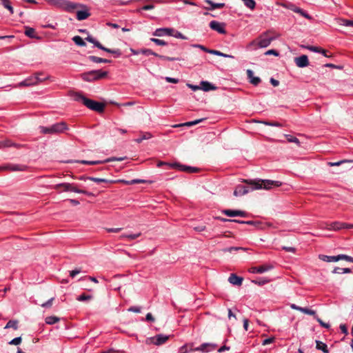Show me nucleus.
<instances>
[{
	"label": "nucleus",
	"mask_w": 353,
	"mask_h": 353,
	"mask_svg": "<svg viewBox=\"0 0 353 353\" xmlns=\"http://www.w3.org/2000/svg\"><path fill=\"white\" fill-rule=\"evenodd\" d=\"M296 13L300 14L301 16L307 19H312V17L300 8H299V10H296Z\"/></svg>",
	"instance_id": "603ef678"
},
{
	"label": "nucleus",
	"mask_w": 353,
	"mask_h": 353,
	"mask_svg": "<svg viewBox=\"0 0 353 353\" xmlns=\"http://www.w3.org/2000/svg\"><path fill=\"white\" fill-rule=\"evenodd\" d=\"M316 348L322 350L324 353H329L327 345L321 341H316Z\"/></svg>",
	"instance_id": "f704fd0d"
},
{
	"label": "nucleus",
	"mask_w": 353,
	"mask_h": 353,
	"mask_svg": "<svg viewBox=\"0 0 353 353\" xmlns=\"http://www.w3.org/2000/svg\"><path fill=\"white\" fill-rule=\"evenodd\" d=\"M201 89L205 92H208L210 90H215L216 87L208 81H202L201 82Z\"/></svg>",
	"instance_id": "b1692460"
},
{
	"label": "nucleus",
	"mask_w": 353,
	"mask_h": 353,
	"mask_svg": "<svg viewBox=\"0 0 353 353\" xmlns=\"http://www.w3.org/2000/svg\"><path fill=\"white\" fill-rule=\"evenodd\" d=\"M165 79L167 82L172 83H177L179 81V79H175V78L169 77H166L165 78Z\"/></svg>",
	"instance_id": "0e129e2a"
},
{
	"label": "nucleus",
	"mask_w": 353,
	"mask_h": 353,
	"mask_svg": "<svg viewBox=\"0 0 353 353\" xmlns=\"http://www.w3.org/2000/svg\"><path fill=\"white\" fill-rule=\"evenodd\" d=\"M41 74H36L34 76L29 77L28 78L26 79L25 80L21 81L19 83L18 86L22 87V86H31L34 85L39 83V82H41L46 79V78H40Z\"/></svg>",
	"instance_id": "9b49d317"
},
{
	"label": "nucleus",
	"mask_w": 353,
	"mask_h": 353,
	"mask_svg": "<svg viewBox=\"0 0 353 353\" xmlns=\"http://www.w3.org/2000/svg\"><path fill=\"white\" fill-rule=\"evenodd\" d=\"M307 50L314 52H320V50H321V48L317 46H308L305 47Z\"/></svg>",
	"instance_id": "bf43d9fd"
},
{
	"label": "nucleus",
	"mask_w": 353,
	"mask_h": 353,
	"mask_svg": "<svg viewBox=\"0 0 353 353\" xmlns=\"http://www.w3.org/2000/svg\"><path fill=\"white\" fill-rule=\"evenodd\" d=\"M243 279L241 276H236L235 274H231L229 276V282L234 285L240 286L242 285Z\"/></svg>",
	"instance_id": "5701e85b"
},
{
	"label": "nucleus",
	"mask_w": 353,
	"mask_h": 353,
	"mask_svg": "<svg viewBox=\"0 0 353 353\" xmlns=\"http://www.w3.org/2000/svg\"><path fill=\"white\" fill-rule=\"evenodd\" d=\"M45 321H46V323H47L48 325H53V324L57 323L58 321H59V318L54 316H47L46 318Z\"/></svg>",
	"instance_id": "e433bc0d"
},
{
	"label": "nucleus",
	"mask_w": 353,
	"mask_h": 353,
	"mask_svg": "<svg viewBox=\"0 0 353 353\" xmlns=\"http://www.w3.org/2000/svg\"><path fill=\"white\" fill-rule=\"evenodd\" d=\"M210 28L218 32L220 34H225V25L223 23L219 22L217 21H211L209 24Z\"/></svg>",
	"instance_id": "dca6fc26"
},
{
	"label": "nucleus",
	"mask_w": 353,
	"mask_h": 353,
	"mask_svg": "<svg viewBox=\"0 0 353 353\" xmlns=\"http://www.w3.org/2000/svg\"><path fill=\"white\" fill-rule=\"evenodd\" d=\"M294 63L299 68H305L309 65L308 57L305 54L294 58Z\"/></svg>",
	"instance_id": "412c9836"
},
{
	"label": "nucleus",
	"mask_w": 353,
	"mask_h": 353,
	"mask_svg": "<svg viewBox=\"0 0 353 353\" xmlns=\"http://www.w3.org/2000/svg\"><path fill=\"white\" fill-rule=\"evenodd\" d=\"M141 234L140 232H138L136 234H128V235H126V238L130 240H134V239L139 237L141 236Z\"/></svg>",
	"instance_id": "052dcab7"
},
{
	"label": "nucleus",
	"mask_w": 353,
	"mask_h": 353,
	"mask_svg": "<svg viewBox=\"0 0 353 353\" xmlns=\"http://www.w3.org/2000/svg\"><path fill=\"white\" fill-rule=\"evenodd\" d=\"M239 250H243L241 247H230L223 249V252H232V251H236Z\"/></svg>",
	"instance_id": "5fc2aeb1"
},
{
	"label": "nucleus",
	"mask_w": 353,
	"mask_h": 353,
	"mask_svg": "<svg viewBox=\"0 0 353 353\" xmlns=\"http://www.w3.org/2000/svg\"><path fill=\"white\" fill-rule=\"evenodd\" d=\"M108 72L102 70H94L81 74V78L88 82L95 81L106 77Z\"/></svg>",
	"instance_id": "39448f33"
},
{
	"label": "nucleus",
	"mask_w": 353,
	"mask_h": 353,
	"mask_svg": "<svg viewBox=\"0 0 353 353\" xmlns=\"http://www.w3.org/2000/svg\"><path fill=\"white\" fill-rule=\"evenodd\" d=\"M169 335L165 334H157L154 336L149 337L146 339L147 344H153L157 346L161 345L165 343L169 339Z\"/></svg>",
	"instance_id": "9d476101"
},
{
	"label": "nucleus",
	"mask_w": 353,
	"mask_h": 353,
	"mask_svg": "<svg viewBox=\"0 0 353 353\" xmlns=\"http://www.w3.org/2000/svg\"><path fill=\"white\" fill-rule=\"evenodd\" d=\"M217 345L214 343H204L200 346L196 347L194 350L202 352H210L214 351L216 348Z\"/></svg>",
	"instance_id": "a211bd4d"
},
{
	"label": "nucleus",
	"mask_w": 353,
	"mask_h": 353,
	"mask_svg": "<svg viewBox=\"0 0 353 353\" xmlns=\"http://www.w3.org/2000/svg\"><path fill=\"white\" fill-rule=\"evenodd\" d=\"M208 53L214 54V55H217V56H220V57H226V58H232V59L234 58V57L231 54H225V53H223L220 51L215 50H212L211 51H208Z\"/></svg>",
	"instance_id": "c9c22d12"
},
{
	"label": "nucleus",
	"mask_w": 353,
	"mask_h": 353,
	"mask_svg": "<svg viewBox=\"0 0 353 353\" xmlns=\"http://www.w3.org/2000/svg\"><path fill=\"white\" fill-rule=\"evenodd\" d=\"M274 266L272 264L267 263L257 267H252L249 269V272L252 274H262L272 270Z\"/></svg>",
	"instance_id": "4468645a"
},
{
	"label": "nucleus",
	"mask_w": 353,
	"mask_h": 353,
	"mask_svg": "<svg viewBox=\"0 0 353 353\" xmlns=\"http://www.w3.org/2000/svg\"><path fill=\"white\" fill-rule=\"evenodd\" d=\"M85 40L88 41L90 43H92L94 44V46L97 48H98L100 50H102L105 52H107L110 54H114L117 57H119L121 55V52L119 49H110L104 47L101 44L99 41H98L96 39L92 37V36H88L85 38Z\"/></svg>",
	"instance_id": "1a4fd4ad"
},
{
	"label": "nucleus",
	"mask_w": 353,
	"mask_h": 353,
	"mask_svg": "<svg viewBox=\"0 0 353 353\" xmlns=\"http://www.w3.org/2000/svg\"><path fill=\"white\" fill-rule=\"evenodd\" d=\"M145 321H150V322H154V318L151 313H148L145 316Z\"/></svg>",
	"instance_id": "338daca9"
},
{
	"label": "nucleus",
	"mask_w": 353,
	"mask_h": 353,
	"mask_svg": "<svg viewBox=\"0 0 353 353\" xmlns=\"http://www.w3.org/2000/svg\"><path fill=\"white\" fill-rule=\"evenodd\" d=\"M12 145H14V142H12V141H10L9 139H6V140L1 141V148L12 147Z\"/></svg>",
	"instance_id": "c03bdc74"
},
{
	"label": "nucleus",
	"mask_w": 353,
	"mask_h": 353,
	"mask_svg": "<svg viewBox=\"0 0 353 353\" xmlns=\"http://www.w3.org/2000/svg\"><path fill=\"white\" fill-rule=\"evenodd\" d=\"M141 52L143 54L146 55V56L153 55V56L159 57V59L164 60V61H181L183 59L179 57H167V56H164V55H161V54H159L153 52L150 49H143L141 51Z\"/></svg>",
	"instance_id": "f8f14e48"
},
{
	"label": "nucleus",
	"mask_w": 353,
	"mask_h": 353,
	"mask_svg": "<svg viewBox=\"0 0 353 353\" xmlns=\"http://www.w3.org/2000/svg\"><path fill=\"white\" fill-rule=\"evenodd\" d=\"M1 2V4L3 6L4 8L8 9L10 12V13L12 14L14 13V10L12 6H11V3L10 0H0Z\"/></svg>",
	"instance_id": "72a5a7b5"
},
{
	"label": "nucleus",
	"mask_w": 353,
	"mask_h": 353,
	"mask_svg": "<svg viewBox=\"0 0 353 353\" xmlns=\"http://www.w3.org/2000/svg\"><path fill=\"white\" fill-rule=\"evenodd\" d=\"M21 342V337L19 336V337H16V338L13 339L12 340H11L9 342V344L17 345L20 344Z\"/></svg>",
	"instance_id": "13d9d810"
},
{
	"label": "nucleus",
	"mask_w": 353,
	"mask_h": 353,
	"mask_svg": "<svg viewBox=\"0 0 353 353\" xmlns=\"http://www.w3.org/2000/svg\"><path fill=\"white\" fill-rule=\"evenodd\" d=\"M80 272H81V270L80 268H77V269L70 271V276L72 278H74L75 276L79 274Z\"/></svg>",
	"instance_id": "e2e57ef3"
},
{
	"label": "nucleus",
	"mask_w": 353,
	"mask_h": 353,
	"mask_svg": "<svg viewBox=\"0 0 353 353\" xmlns=\"http://www.w3.org/2000/svg\"><path fill=\"white\" fill-rule=\"evenodd\" d=\"M261 123L265 124V125H268V126H274V127H282L283 126V125L281 123L276 122V121L271 122V121H261Z\"/></svg>",
	"instance_id": "de8ad7c7"
},
{
	"label": "nucleus",
	"mask_w": 353,
	"mask_h": 353,
	"mask_svg": "<svg viewBox=\"0 0 353 353\" xmlns=\"http://www.w3.org/2000/svg\"><path fill=\"white\" fill-rule=\"evenodd\" d=\"M243 182L247 183L248 185H238L234 191V195L235 196L245 195L254 190H270L273 187H279L282 185L281 181L269 179H249L244 180Z\"/></svg>",
	"instance_id": "f257e3e1"
},
{
	"label": "nucleus",
	"mask_w": 353,
	"mask_h": 353,
	"mask_svg": "<svg viewBox=\"0 0 353 353\" xmlns=\"http://www.w3.org/2000/svg\"><path fill=\"white\" fill-rule=\"evenodd\" d=\"M327 226V230L336 231L341 229H345V223L335 221L328 224Z\"/></svg>",
	"instance_id": "4be33fe9"
},
{
	"label": "nucleus",
	"mask_w": 353,
	"mask_h": 353,
	"mask_svg": "<svg viewBox=\"0 0 353 353\" xmlns=\"http://www.w3.org/2000/svg\"><path fill=\"white\" fill-rule=\"evenodd\" d=\"M222 213L228 216L234 217V216H241L245 217L247 216V213L245 211L239 210H223Z\"/></svg>",
	"instance_id": "6ab92c4d"
},
{
	"label": "nucleus",
	"mask_w": 353,
	"mask_h": 353,
	"mask_svg": "<svg viewBox=\"0 0 353 353\" xmlns=\"http://www.w3.org/2000/svg\"><path fill=\"white\" fill-rule=\"evenodd\" d=\"M54 299V298H51L48 301H47L46 302L43 303L41 304V307H50L52 305V301Z\"/></svg>",
	"instance_id": "680f3d73"
},
{
	"label": "nucleus",
	"mask_w": 353,
	"mask_h": 353,
	"mask_svg": "<svg viewBox=\"0 0 353 353\" xmlns=\"http://www.w3.org/2000/svg\"><path fill=\"white\" fill-rule=\"evenodd\" d=\"M125 159H126L125 157H111V158H108V159H106L105 160H103V161H85V160H82V161H80V163H82V164H85V165H98V164L109 163V162H112V161H122L125 160Z\"/></svg>",
	"instance_id": "ddd939ff"
},
{
	"label": "nucleus",
	"mask_w": 353,
	"mask_h": 353,
	"mask_svg": "<svg viewBox=\"0 0 353 353\" xmlns=\"http://www.w3.org/2000/svg\"><path fill=\"white\" fill-rule=\"evenodd\" d=\"M205 2L210 6V8L208 10H213L218 8H222L225 6V3H214L211 0H205Z\"/></svg>",
	"instance_id": "c85d7f7f"
},
{
	"label": "nucleus",
	"mask_w": 353,
	"mask_h": 353,
	"mask_svg": "<svg viewBox=\"0 0 353 353\" xmlns=\"http://www.w3.org/2000/svg\"><path fill=\"white\" fill-rule=\"evenodd\" d=\"M19 327V321L17 320H10L5 326V329L12 328L17 330Z\"/></svg>",
	"instance_id": "2f4dec72"
},
{
	"label": "nucleus",
	"mask_w": 353,
	"mask_h": 353,
	"mask_svg": "<svg viewBox=\"0 0 353 353\" xmlns=\"http://www.w3.org/2000/svg\"><path fill=\"white\" fill-rule=\"evenodd\" d=\"M75 100L78 101H81L84 105H85L88 108L92 110L96 111L99 113L103 112L104 111V103L88 99L81 94H77L75 95Z\"/></svg>",
	"instance_id": "7ed1b4c3"
},
{
	"label": "nucleus",
	"mask_w": 353,
	"mask_h": 353,
	"mask_svg": "<svg viewBox=\"0 0 353 353\" xmlns=\"http://www.w3.org/2000/svg\"><path fill=\"white\" fill-rule=\"evenodd\" d=\"M171 36H172L175 38H177V39H187V37L185 36H184L181 32H180L177 30H174V32H173V34H172Z\"/></svg>",
	"instance_id": "864d4df0"
},
{
	"label": "nucleus",
	"mask_w": 353,
	"mask_h": 353,
	"mask_svg": "<svg viewBox=\"0 0 353 353\" xmlns=\"http://www.w3.org/2000/svg\"><path fill=\"white\" fill-rule=\"evenodd\" d=\"M174 30L170 28H157L153 32V35L155 37H163V36H171L173 34Z\"/></svg>",
	"instance_id": "aec40b11"
},
{
	"label": "nucleus",
	"mask_w": 353,
	"mask_h": 353,
	"mask_svg": "<svg viewBox=\"0 0 353 353\" xmlns=\"http://www.w3.org/2000/svg\"><path fill=\"white\" fill-rule=\"evenodd\" d=\"M88 59L94 63H110L111 60L98 57L96 56H89Z\"/></svg>",
	"instance_id": "c756f323"
},
{
	"label": "nucleus",
	"mask_w": 353,
	"mask_h": 353,
	"mask_svg": "<svg viewBox=\"0 0 353 353\" xmlns=\"http://www.w3.org/2000/svg\"><path fill=\"white\" fill-rule=\"evenodd\" d=\"M128 312L140 313L141 311V308L139 306H131L128 309Z\"/></svg>",
	"instance_id": "6e6d98bb"
},
{
	"label": "nucleus",
	"mask_w": 353,
	"mask_h": 353,
	"mask_svg": "<svg viewBox=\"0 0 353 353\" xmlns=\"http://www.w3.org/2000/svg\"><path fill=\"white\" fill-rule=\"evenodd\" d=\"M247 74L250 79V82L254 85H257L261 82V79L254 76V72L251 70H247Z\"/></svg>",
	"instance_id": "393cba45"
},
{
	"label": "nucleus",
	"mask_w": 353,
	"mask_h": 353,
	"mask_svg": "<svg viewBox=\"0 0 353 353\" xmlns=\"http://www.w3.org/2000/svg\"><path fill=\"white\" fill-rule=\"evenodd\" d=\"M319 259L323 261L326 262H336L338 261V255L337 256H327L324 254H320Z\"/></svg>",
	"instance_id": "cd10ccee"
},
{
	"label": "nucleus",
	"mask_w": 353,
	"mask_h": 353,
	"mask_svg": "<svg viewBox=\"0 0 353 353\" xmlns=\"http://www.w3.org/2000/svg\"><path fill=\"white\" fill-rule=\"evenodd\" d=\"M205 119H196V120H194V121H188V122H186L185 123L176 124V125H173V127L174 128H178V127H181V126H188V127H190V126L195 125L202 122Z\"/></svg>",
	"instance_id": "bb28decb"
},
{
	"label": "nucleus",
	"mask_w": 353,
	"mask_h": 353,
	"mask_svg": "<svg viewBox=\"0 0 353 353\" xmlns=\"http://www.w3.org/2000/svg\"><path fill=\"white\" fill-rule=\"evenodd\" d=\"M87 179H88L90 181H94V182H96V183H102V182L107 183V182H108V181L107 179H101V178L92 177V176L87 177Z\"/></svg>",
	"instance_id": "3c124183"
},
{
	"label": "nucleus",
	"mask_w": 353,
	"mask_h": 353,
	"mask_svg": "<svg viewBox=\"0 0 353 353\" xmlns=\"http://www.w3.org/2000/svg\"><path fill=\"white\" fill-rule=\"evenodd\" d=\"M154 8V6L153 4H146L141 8L137 9L136 12L140 13L142 10H150Z\"/></svg>",
	"instance_id": "37998d69"
},
{
	"label": "nucleus",
	"mask_w": 353,
	"mask_h": 353,
	"mask_svg": "<svg viewBox=\"0 0 353 353\" xmlns=\"http://www.w3.org/2000/svg\"><path fill=\"white\" fill-rule=\"evenodd\" d=\"M265 54L279 56V53L275 50H269L265 52Z\"/></svg>",
	"instance_id": "69168bd1"
},
{
	"label": "nucleus",
	"mask_w": 353,
	"mask_h": 353,
	"mask_svg": "<svg viewBox=\"0 0 353 353\" xmlns=\"http://www.w3.org/2000/svg\"><path fill=\"white\" fill-rule=\"evenodd\" d=\"M270 281V279H265V278H261L259 280L252 281V283H254L255 284H257L259 285H263L265 284H267Z\"/></svg>",
	"instance_id": "49530a36"
},
{
	"label": "nucleus",
	"mask_w": 353,
	"mask_h": 353,
	"mask_svg": "<svg viewBox=\"0 0 353 353\" xmlns=\"http://www.w3.org/2000/svg\"><path fill=\"white\" fill-rule=\"evenodd\" d=\"M217 219L223 222L231 221V222L238 223L240 224H247V225H255L256 224V222H254L253 221H240V220H236V219H228L221 218V217H218Z\"/></svg>",
	"instance_id": "a878e982"
},
{
	"label": "nucleus",
	"mask_w": 353,
	"mask_h": 353,
	"mask_svg": "<svg viewBox=\"0 0 353 353\" xmlns=\"http://www.w3.org/2000/svg\"><path fill=\"white\" fill-rule=\"evenodd\" d=\"M150 41L154 42L157 46H165L167 45V43L161 39H156V38H151Z\"/></svg>",
	"instance_id": "8fccbe9b"
},
{
	"label": "nucleus",
	"mask_w": 353,
	"mask_h": 353,
	"mask_svg": "<svg viewBox=\"0 0 353 353\" xmlns=\"http://www.w3.org/2000/svg\"><path fill=\"white\" fill-rule=\"evenodd\" d=\"M72 41L79 46H85L86 45L85 42L80 36H74L72 38Z\"/></svg>",
	"instance_id": "4c0bfd02"
},
{
	"label": "nucleus",
	"mask_w": 353,
	"mask_h": 353,
	"mask_svg": "<svg viewBox=\"0 0 353 353\" xmlns=\"http://www.w3.org/2000/svg\"><path fill=\"white\" fill-rule=\"evenodd\" d=\"M244 3V5L251 9V10H254L255 8V6H256V3L254 0H242Z\"/></svg>",
	"instance_id": "58836bf2"
},
{
	"label": "nucleus",
	"mask_w": 353,
	"mask_h": 353,
	"mask_svg": "<svg viewBox=\"0 0 353 353\" xmlns=\"http://www.w3.org/2000/svg\"><path fill=\"white\" fill-rule=\"evenodd\" d=\"M39 129L40 132L43 134H58L68 130V127L65 122L61 121L48 127L40 126Z\"/></svg>",
	"instance_id": "20e7f679"
},
{
	"label": "nucleus",
	"mask_w": 353,
	"mask_h": 353,
	"mask_svg": "<svg viewBox=\"0 0 353 353\" xmlns=\"http://www.w3.org/2000/svg\"><path fill=\"white\" fill-rule=\"evenodd\" d=\"M343 25L345 26L353 27V21L352 20H344Z\"/></svg>",
	"instance_id": "774afa93"
},
{
	"label": "nucleus",
	"mask_w": 353,
	"mask_h": 353,
	"mask_svg": "<svg viewBox=\"0 0 353 353\" xmlns=\"http://www.w3.org/2000/svg\"><path fill=\"white\" fill-rule=\"evenodd\" d=\"M24 33L27 37H28L30 38H32V39L37 38L35 30L32 28L28 27V26L26 27Z\"/></svg>",
	"instance_id": "473e14b6"
},
{
	"label": "nucleus",
	"mask_w": 353,
	"mask_h": 353,
	"mask_svg": "<svg viewBox=\"0 0 353 353\" xmlns=\"http://www.w3.org/2000/svg\"><path fill=\"white\" fill-rule=\"evenodd\" d=\"M300 312H301L304 314H306L312 315V316H314V319H315V316H317L316 314V312L314 310L309 309L307 307H301Z\"/></svg>",
	"instance_id": "ea45409f"
},
{
	"label": "nucleus",
	"mask_w": 353,
	"mask_h": 353,
	"mask_svg": "<svg viewBox=\"0 0 353 353\" xmlns=\"http://www.w3.org/2000/svg\"><path fill=\"white\" fill-rule=\"evenodd\" d=\"M285 137H286V139H287L288 142H290V143H295L296 144L299 145L300 141H299V140L296 137H293V136H292L290 134H285Z\"/></svg>",
	"instance_id": "79ce46f5"
},
{
	"label": "nucleus",
	"mask_w": 353,
	"mask_h": 353,
	"mask_svg": "<svg viewBox=\"0 0 353 353\" xmlns=\"http://www.w3.org/2000/svg\"><path fill=\"white\" fill-rule=\"evenodd\" d=\"M6 170L12 172H24L28 170V167L23 164L8 163L5 165Z\"/></svg>",
	"instance_id": "f3484780"
},
{
	"label": "nucleus",
	"mask_w": 353,
	"mask_h": 353,
	"mask_svg": "<svg viewBox=\"0 0 353 353\" xmlns=\"http://www.w3.org/2000/svg\"><path fill=\"white\" fill-rule=\"evenodd\" d=\"M351 272H352V270L350 268H341L336 267L332 270V273H334V274H349V273H351Z\"/></svg>",
	"instance_id": "7c9ffc66"
},
{
	"label": "nucleus",
	"mask_w": 353,
	"mask_h": 353,
	"mask_svg": "<svg viewBox=\"0 0 353 353\" xmlns=\"http://www.w3.org/2000/svg\"><path fill=\"white\" fill-rule=\"evenodd\" d=\"M283 6L294 12H296V10H299V7H296L294 4L292 3H284Z\"/></svg>",
	"instance_id": "09e8293b"
},
{
	"label": "nucleus",
	"mask_w": 353,
	"mask_h": 353,
	"mask_svg": "<svg viewBox=\"0 0 353 353\" xmlns=\"http://www.w3.org/2000/svg\"><path fill=\"white\" fill-rule=\"evenodd\" d=\"M60 188H63V191L65 192H74L76 193L83 194L88 196L92 195V193L86 190L77 188L74 183H61L53 186V189L56 190H59Z\"/></svg>",
	"instance_id": "0eeeda50"
},
{
	"label": "nucleus",
	"mask_w": 353,
	"mask_h": 353,
	"mask_svg": "<svg viewBox=\"0 0 353 353\" xmlns=\"http://www.w3.org/2000/svg\"><path fill=\"white\" fill-rule=\"evenodd\" d=\"M278 37L279 34H275L273 30H267L249 43L247 46V49L250 50H254L258 48H267L270 45L272 41L275 40Z\"/></svg>",
	"instance_id": "f03ea898"
},
{
	"label": "nucleus",
	"mask_w": 353,
	"mask_h": 353,
	"mask_svg": "<svg viewBox=\"0 0 353 353\" xmlns=\"http://www.w3.org/2000/svg\"><path fill=\"white\" fill-rule=\"evenodd\" d=\"M92 299V295L82 294L79 295V296H77V300L79 301H85L91 300Z\"/></svg>",
	"instance_id": "a19ab883"
},
{
	"label": "nucleus",
	"mask_w": 353,
	"mask_h": 353,
	"mask_svg": "<svg viewBox=\"0 0 353 353\" xmlns=\"http://www.w3.org/2000/svg\"><path fill=\"white\" fill-rule=\"evenodd\" d=\"M169 165H170V167H171L172 168H178L179 170L189 172V173H195V172H199V169L198 168L181 165V164L176 163L169 164Z\"/></svg>",
	"instance_id": "2eb2a0df"
},
{
	"label": "nucleus",
	"mask_w": 353,
	"mask_h": 353,
	"mask_svg": "<svg viewBox=\"0 0 353 353\" xmlns=\"http://www.w3.org/2000/svg\"><path fill=\"white\" fill-rule=\"evenodd\" d=\"M50 6L62 9L66 12H71L73 7L72 2L68 0H46Z\"/></svg>",
	"instance_id": "6e6552de"
},
{
	"label": "nucleus",
	"mask_w": 353,
	"mask_h": 353,
	"mask_svg": "<svg viewBox=\"0 0 353 353\" xmlns=\"http://www.w3.org/2000/svg\"><path fill=\"white\" fill-rule=\"evenodd\" d=\"M339 260H345L348 262L353 263V257L346 255V254H339L338 255V261Z\"/></svg>",
	"instance_id": "a18cd8bd"
},
{
	"label": "nucleus",
	"mask_w": 353,
	"mask_h": 353,
	"mask_svg": "<svg viewBox=\"0 0 353 353\" xmlns=\"http://www.w3.org/2000/svg\"><path fill=\"white\" fill-rule=\"evenodd\" d=\"M316 321L323 327L329 328L330 324L324 323L318 316H315Z\"/></svg>",
	"instance_id": "4d7b16f0"
},
{
	"label": "nucleus",
	"mask_w": 353,
	"mask_h": 353,
	"mask_svg": "<svg viewBox=\"0 0 353 353\" xmlns=\"http://www.w3.org/2000/svg\"><path fill=\"white\" fill-rule=\"evenodd\" d=\"M72 5H73V7L72 9H71V12H73L76 8H81V10H78L77 12V20L79 21H83V20H85L87 18H88L90 16V9L89 8L85 5V4H82V3H74V2H72Z\"/></svg>",
	"instance_id": "423d86ee"
}]
</instances>
